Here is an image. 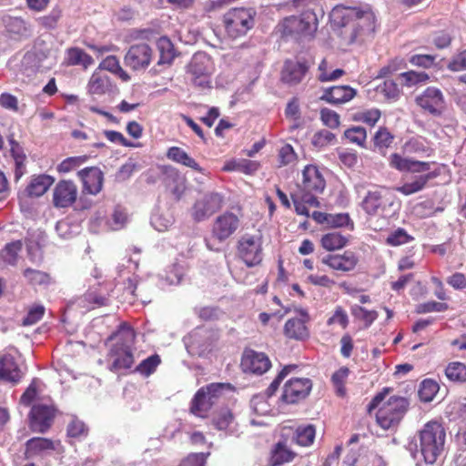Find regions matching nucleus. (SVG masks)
Returning a JSON list of instances; mask_svg holds the SVG:
<instances>
[{
	"label": "nucleus",
	"instance_id": "nucleus-1",
	"mask_svg": "<svg viewBox=\"0 0 466 466\" xmlns=\"http://www.w3.org/2000/svg\"><path fill=\"white\" fill-rule=\"evenodd\" d=\"M331 24L341 28L340 35L348 44L364 40L376 28V16L369 5L360 6H335L330 14Z\"/></svg>",
	"mask_w": 466,
	"mask_h": 466
},
{
	"label": "nucleus",
	"instance_id": "nucleus-2",
	"mask_svg": "<svg viewBox=\"0 0 466 466\" xmlns=\"http://www.w3.org/2000/svg\"><path fill=\"white\" fill-rule=\"evenodd\" d=\"M389 389L378 393L369 404V411L378 407L376 413L377 423L383 430L395 429L402 420L408 407V401L403 397L392 396L383 402Z\"/></svg>",
	"mask_w": 466,
	"mask_h": 466
},
{
	"label": "nucleus",
	"instance_id": "nucleus-3",
	"mask_svg": "<svg viewBox=\"0 0 466 466\" xmlns=\"http://www.w3.org/2000/svg\"><path fill=\"white\" fill-rule=\"evenodd\" d=\"M420 452L427 464H433L444 451L446 432L437 420L427 422L418 433Z\"/></svg>",
	"mask_w": 466,
	"mask_h": 466
},
{
	"label": "nucleus",
	"instance_id": "nucleus-4",
	"mask_svg": "<svg viewBox=\"0 0 466 466\" xmlns=\"http://www.w3.org/2000/svg\"><path fill=\"white\" fill-rule=\"evenodd\" d=\"M318 17L315 12L307 10L299 16L286 17L279 24V30L283 36L300 39L312 37L318 29Z\"/></svg>",
	"mask_w": 466,
	"mask_h": 466
},
{
	"label": "nucleus",
	"instance_id": "nucleus-5",
	"mask_svg": "<svg viewBox=\"0 0 466 466\" xmlns=\"http://www.w3.org/2000/svg\"><path fill=\"white\" fill-rule=\"evenodd\" d=\"M257 12L253 7H235L224 15V26L228 35L238 38L246 35L255 25Z\"/></svg>",
	"mask_w": 466,
	"mask_h": 466
},
{
	"label": "nucleus",
	"instance_id": "nucleus-6",
	"mask_svg": "<svg viewBox=\"0 0 466 466\" xmlns=\"http://www.w3.org/2000/svg\"><path fill=\"white\" fill-rule=\"evenodd\" d=\"M236 256L248 268L260 265L264 257L262 236L249 233L240 236L236 245Z\"/></svg>",
	"mask_w": 466,
	"mask_h": 466
},
{
	"label": "nucleus",
	"instance_id": "nucleus-7",
	"mask_svg": "<svg viewBox=\"0 0 466 466\" xmlns=\"http://www.w3.org/2000/svg\"><path fill=\"white\" fill-rule=\"evenodd\" d=\"M154 57L153 48L147 43L133 44L127 49L125 56V65L134 71L146 70Z\"/></svg>",
	"mask_w": 466,
	"mask_h": 466
},
{
	"label": "nucleus",
	"instance_id": "nucleus-8",
	"mask_svg": "<svg viewBox=\"0 0 466 466\" xmlns=\"http://www.w3.org/2000/svg\"><path fill=\"white\" fill-rule=\"evenodd\" d=\"M57 409L55 405L35 404L29 412V427L32 431L46 432L52 426L56 416Z\"/></svg>",
	"mask_w": 466,
	"mask_h": 466
},
{
	"label": "nucleus",
	"instance_id": "nucleus-9",
	"mask_svg": "<svg viewBox=\"0 0 466 466\" xmlns=\"http://www.w3.org/2000/svg\"><path fill=\"white\" fill-rule=\"evenodd\" d=\"M415 101L421 109L435 116H441L446 107L442 92L433 86L427 87Z\"/></svg>",
	"mask_w": 466,
	"mask_h": 466
},
{
	"label": "nucleus",
	"instance_id": "nucleus-10",
	"mask_svg": "<svg viewBox=\"0 0 466 466\" xmlns=\"http://www.w3.org/2000/svg\"><path fill=\"white\" fill-rule=\"evenodd\" d=\"M109 289L106 285L96 284L90 287L83 296L78 299V305L86 310H92L108 305Z\"/></svg>",
	"mask_w": 466,
	"mask_h": 466
},
{
	"label": "nucleus",
	"instance_id": "nucleus-11",
	"mask_svg": "<svg viewBox=\"0 0 466 466\" xmlns=\"http://www.w3.org/2000/svg\"><path fill=\"white\" fill-rule=\"evenodd\" d=\"M312 388V383L307 378H292L284 385L281 399L286 403H296L306 398Z\"/></svg>",
	"mask_w": 466,
	"mask_h": 466
},
{
	"label": "nucleus",
	"instance_id": "nucleus-12",
	"mask_svg": "<svg viewBox=\"0 0 466 466\" xmlns=\"http://www.w3.org/2000/svg\"><path fill=\"white\" fill-rule=\"evenodd\" d=\"M271 367L268 357L263 352L246 350L241 359V368L245 373L262 375Z\"/></svg>",
	"mask_w": 466,
	"mask_h": 466
},
{
	"label": "nucleus",
	"instance_id": "nucleus-13",
	"mask_svg": "<svg viewBox=\"0 0 466 466\" xmlns=\"http://www.w3.org/2000/svg\"><path fill=\"white\" fill-rule=\"evenodd\" d=\"M77 187L72 180L62 179L53 190V204L56 208L71 207L77 198Z\"/></svg>",
	"mask_w": 466,
	"mask_h": 466
},
{
	"label": "nucleus",
	"instance_id": "nucleus-14",
	"mask_svg": "<svg viewBox=\"0 0 466 466\" xmlns=\"http://www.w3.org/2000/svg\"><path fill=\"white\" fill-rule=\"evenodd\" d=\"M239 226V218L232 212H225L218 216L212 227V236L223 241L228 238Z\"/></svg>",
	"mask_w": 466,
	"mask_h": 466
},
{
	"label": "nucleus",
	"instance_id": "nucleus-15",
	"mask_svg": "<svg viewBox=\"0 0 466 466\" xmlns=\"http://www.w3.org/2000/svg\"><path fill=\"white\" fill-rule=\"evenodd\" d=\"M60 446L59 441H53L47 438L34 437L29 439L25 444V458L33 459L43 457L56 451Z\"/></svg>",
	"mask_w": 466,
	"mask_h": 466
},
{
	"label": "nucleus",
	"instance_id": "nucleus-16",
	"mask_svg": "<svg viewBox=\"0 0 466 466\" xmlns=\"http://www.w3.org/2000/svg\"><path fill=\"white\" fill-rule=\"evenodd\" d=\"M321 262L331 269L340 272H349L353 270L359 258L351 250H346L342 254H329L321 258Z\"/></svg>",
	"mask_w": 466,
	"mask_h": 466
},
{
	"label": "nucleus",
	"instance_id": "nucleus-17",
	"mask_svg": "<svg viewBox=\"0 0 466 466\" xmlns=\"http://www.w3.org/2000/svg\"><path fill=\"white\" fill-rule=\"evenodd\" d=\"M326 187V181L318 167L308 165L302 170L301 188L309 194L322 193Z\"/></svg>",
	"mask_w": 466,
	"mask_h": 466
},
{
	"label": "nucleus",
	"instance_id": "nucleus-18",
	"mask_svg": "<svg viewBox=\"0 0 466 466\" xmlns=\"http://www.w3.org/2000/svg\"><path fill=\"white\" fill-rule=\"evenodd\" d=\"M78 177L83 183V193L96 195L103 187L104 174L96 167H86L78 171Z\"/></svg>",
	"mask_w": 466,
	"mask_h": 466
},
{
	"label": "nucleus",
	"instance_id": "nucleus-19",
	"mask_svg": "<svg viewBox=\"0 0 466 466\" xmlns=\"http://www.w3.org/2000/svg\"><path fill=\"white\" fill-rule=\"evenodd\" d=\"M209 417V424L214 429L227 433H232L236 430L235 417L228 407L214 410Z\"/></svg>",
	"mask_w": 466,
	"mask_h": 466
},
{
	"label": "nucleus",
	"instance_id": "nucleus-20",
	"mask_svg": "<svg viewBox=\"0 0 466 466\" xmlns=\"http://www.w3.org/2000/svg\"><path fill=\"white\" fill-rule=\"evenodd\" d=\"M22 377L23 372L12 355L6 354L0 357V381L16 384Z\"/></svg>",
	"mask_w": 466,
	"mask_h": 466
},
{
	"label": "nucleus",
	"instance_id": "nucleus-21",
	"mask_svg": "<svg viewBox=\"0 0 466 466\" xmlns=\"http://www.w3.org/2000/svg\"><path fill=\"white\" fill-rule=\"evenodd\" d=\"M309 320V315L306 311H300V318L289 319L284 326V334L286 337L297 340H303L309 338V332L306 326Z\"/></svg>",
	"mask_w": 466,
	"mask_h": 466
},
{
	"label": "nucleus",
	"instance_id": "nucleus-22",
	"mask_svg": "<svg viewBox=\"0 0 466 466\" xmlns=\"http://www.w3.org/2000/svg\"><path fill=\"white\" fill-rule=\"evenodd\" d=\"M86 89L88 94L100 96L110 93L113 89V84L106 73L96 69L88 80Z\"/></svg>",
	"mask_w": 466,
	"mask_h": 466
},
{
	"label": "nucleus",
	"instance_id": "nucleus-23",
	"mask_svg": "<svg viewBox=\"0 0 466 466\" xmlns=\"http://www.w3.org/2000/svg\"><path fill=\"white\" fill-rule=\"evenodd\" d=\"M234 392L235 388L230 383H211L206 387V403H224L234 395Z\"/></svg>",
	"mask_w": 466,
	"mask_h": 466
},
{
	"label": "nucleus",
	"instance_id": "nucleus-24",
	"mask_svg": "<svg viewBox=\"0 0 466 466\" xmlns=\"http://www.w3.org/2000/svg\"><path fill=\"white\" fill-rule=\"evenodd\" d=\"M10 145V155L15 163V180H19L26 172V155L23 147L13 137L8 138Z\"/></svg>",
	"mask_w": 466,
	"mask_h": 466
},
{
	"label": "nucleus",
	"instance_id": "nucleus-25",
	"mask_svg": "<svg viewBox=\"0 0 466 466\" xmlns=\"http://www.w3.org/2000/svg\"><path fill=\"white\" fill-rule=\"evenodd\" d=\"M109 356L113 359L112 369L116 370L129 369L134 363L132 347L113 346Z\"/></svg>",
	"mask_w": 466,
	"mask_h": 466
},
{
	"label": "nucleus",
	"instance_id": "nucleus-26",
	"mask_svg": "<svg viewBox=\"0 0 466 466\" xmlns=\"http://www.w3.org/2000/svg\"><path fill=\"white\" fill-rule=\"evenodd\" d=\"M356 96V90L349 86H336L325 90L321 99L330 104H343Z\"/></svg>",
	"mask_w": 466,
	"mask_h": 466
},
{
	"label": "nucleus",
	"instance_id": "nucleus-27",
	"mask_svg": "<svg viewBox=\"0 0 466 466\" xmlns=\"http://www.w3.org/2000/svg\"><path fill=\"white\" fill-rule=\"evenodd\" d=\"M260 167V164L255 160H249L246 158H233L228 160L222 170L226 172H240L245 175H253L255 174L258 168Z\"/></svg>",
	"mask_w": 466,
	"mask_h": 466
},
{
	"label": "nucleus",
	"instance_id": "nucleus-28",
	"mask_svg": "<svg viewBox=\"0 0 466 466\" xmlns=\"http://www.w3.org/2000/svg\"><path fill=\"white\" fill-rule=\"evenodd\" d=\"M307 69V66L299 62L286 61L281 78L285 83L297 85L302 80Z\"/></svg>",
	"mask_w": 466,
	"mask_h": 466
},
{
	"label": "nucleus",
	"instance_id": "nucleus-29",
	"mask_svg": "<svg viewBox=\"0 0 466 466\" xmlns=\"http://www.w3.org/2000/svg\"><path fill=\"white\" fill-rule=\"evenodd\" d=\"M66 63L67 66H80L84 69H87L90 66H92L95 63V60L85 50L74 46L66 49Z\"/></svg>",
	"mask_w": 466,
	"mask_h": 466
},
{
	"label": "nucleus",
	"instance_id": "nucleus-30",
	"mask_svg": "<svg viewBox=\"0 0 466 466\" xmlns=\"http://www.w3.org/2000/svg\"><path fill=\"white\" fill-rule=\"evenodd\" d=\"M390 165L400 171H426L430 166L426 162L414 161L394 153L390 157Z\"/></svg>",
	"mask_w": 466,
	"mask_h": 466
},
{
	"label": "nucleus",
	"instance_id": "nucleus-31",
	"mask_svg": "<svg viewBox=\"0 0 466 466\" xmlns=\"http://www.w3.org/2000/svg\"><path fill=\"white\" fill-rule=\"evenodd\" d=\"M55 178L46 174L34 176L26 187V192L30 197H41L54 184Z\"/></svg>",
	"mask_w": 466,
	"mask_h": 466
},
{
	"label": "nucleus",
	"instance_id": "nucleus-32",
	"mask_svg": "<svg viewBox=\"0 0 466 466\" xmlns=\"http://www.w3.org/2000/svg\"><path fill=\"white\" fill-rule=\"evenodd\" d=\"M108 339L116 340L113 346L132 347L135 343L136 332L128 324L123 322L118 326L117 330L109 336Z\"/></svg>",
	"mask_w": 466,
	"mask_h": 466
},
{
	"label": "nucleus",
	"instance_id": "nucleus-33",
	"mask_svg": "<svg viewBox=\"0 0 466 466\" xmlns=\"http://www.w3.org/2000/svg\"><path fill=\"white\" fill-rule=\"evenodd\" d=\"M403 151L407 154H418L429 157L433 149L431 143L425 137L418 136L405 142Z\"/></svg>",
	"mask_w": 466,
	"mask_h": 466
},
{
	"label": "nucleus",
	"instance_id": "nucleus-34",
	"mask_svg": "<svg viewBox=\"0 0 466 466\" xmlns=\"http://www.w3.org/2000/svg\"><path fill=\"white\" fill-rule=\"evenodd\" d=\"M167 157L177 164L201 171V167L184 149L179 147H171L167 151Z\"/></svg>",
	"mask_w": 466,
	"mask_h": 466
},
{
	"label": "nucleus",
	"instance_id": "nucleus-35",
	"mask_svg": "<svg viewBox=\"0 0 466 466\" xmlns=\"http://www.w3.org/2000/svg\"><path fill=\"white\" fill-rule=\"evenodd\" d=\"M296 456V453L289 450L283 441H279L271 451L270 466H281L290 462Z\"/></svg>",
	"mask_w": 466,
	"mask_h": 466
},
{
	"label": "nucleus",
	"instance_id": "nucleus-36",
	"mask_svg": "<svg viewBox=\"0 0 466 466\" xmlns=\"http://www.w3.org/2000/svg\"><path fill=\"white\" fill-rule=\"evenodd\" d=\"M315 435L316 430L313 425H299L293 434L292 441L299 446L308 447L313 443Z\"/></svg>",
	"mask_w": 466,
	"mask_h": 466
},
{
	"label": "nucleus",
	"instance_id": "nucleus-37",
	"mask_svg": "<svg viewBox=\"0 0 466 466\" xmlns=\"http://www.w3.org/2000/svg\"><path fill=\"white\" fill-rule=\"evenodd\" d=\"M348 243V238L341 235L339 232H330L322 236L321 245L329 251L340 249Z\"/></svg>",
	"mask_w": 466,
	"mask_h": 466
},
{
	"label": "nucleus",
	"instance_id": "nucleus-38",
	"mask_svg": "<svg viewBox=\"0 0 466 466\" xmlns=\"http://www.w3.org/2000/svg\"><path fill=\"white\" fill-rule=\"evenodd\" d=\"M394 140V136L385 127H380L373 137L375 150L384 154L385 150L390 147Z\"/></svg>",
	"mask_w": 466,
	"mask_h": 466
},
{
	"label": "nucleus",
	"instance_id": "nucleus-39",
	"mask_svg": "<svg viewBox=\"0 0 466 466\" xmlns=\"http://www.w3.org/2000/svg\"><path fill=\"white\" fill-rule=\"evenodd\" d=\"M7 33L14 37H21L28 35L30 32L26 22L21 17H9L5 21Z\"/></svg>",
	"mask_w": 466,
	"mask_h": 466
},
{
	"label": "nucleus",
	"instance_id": "nucleus-40",
	"mask_svg": "<svg viewBox=\"0 0 466 466\" xmlns=\"http://www.w3.org/2000/svg\"><path fill=\"white\" fill-rule=\"evenodd\" d=\"M157 48L160 56L158 65H170L175 58V49L172 42L166 36H162L157 41Z\"/></svg>",
	"mask_w": 466,
	"mask_h": 466
},
{
	"label": "nucleus",
	"instance_id": "nucleus-41",
	"mask_svg": "<svg viewBox=\"0 0 466 466\" xmlns=\"http://www.w3.org/2000/svg\"><path fill=\"white\" fill-rule=\"evenodd\" d=\"M445 376L450 381L462 383L466 381V365L459 361H453L447 365Z\"/></svg>",
	"mask_w": 466,
	"mask_h": 466
},
{
	"label": "nucleus",
	"instance_id": "nucleus-42",
	"mask_svg": "<svg viewBox=\"0 0 466 466\" xmlns=\"http://www.w3.org/2000/svg\"><path fill=\"white\" fill-rule=\"evenodd\" d=\"M382 204L381 191L376 189L374 191H369L367 196L362 201L363 209L370 215H374L378 212L379 208Z\"/></svg>",
	"mask_w": 466,
	"mask_h": 466
},
{
	"label": "nucleus",
	"instance_id": "nucleus-43",
	"mask_svg": "<svg viewBox=\"0 0 466 466\" xmlns=\"http://www.w3.org/2000/svg\"><path fill=\"white\" fill-rule=\"evenodd\" d=\"M63 15L62 9L59 6H55L49 14L40 16L36 22L40 26L47 30L56 29Z\"/></svg>",
	"mask_w": 466,
	"mask_h": 466
},
{
	"label": "nucleus",
	"instance_id": "nucleus-44",
	"mask_svg": "<svg viewBox=\"0 0 466 466\" xmlns=\"http://www.w3.org/2000/svg\"><path fill=\"white\" fill-rule=\"evenodd\" d=\"M439 390L440 386L437 381L426 379L420 385L419 397L421 401L430 402L434 399Z\"/></svg>",
	"mask_w": 466,
	"mask_h": 466
},
{
	"label": "nucleus",
	"instance_id": "nucleus-45",
	"mask_svg": "<svg viewBox=\"0 0 466 466\" xmlns=\"http://www.w3.org/2000/svg\"><path fill=\"white\" fill-rule=\"evenodd\" d=\"M187 350L192 357H202L204 354V344L200 335L189 334L185 338Z\"/></svg>",
	"mask_w": 466,
	"mask_h": 466
},
{
	"label": "nucleus",
	"instance_id": "nucleus-46",
	"mask_svg": "<svg viewBox=\"0 0 466 466\" xmlns=\"http://www.w3.org/2000/svg\"><path fill=\"white\" fill-rule=\"evenodd\" d=\"M429 177L426 175H420L415 177L412 181L406 182L402 186L398 187L397 191L402 193L405 196H409L420 191L426 185Z\"/></svg>",
	"mask_w": 466,
	"mask_h": 466
},
{
	"label": "nucleus",
	"instance_id": "nucleus-47",
	"mask_svg": "<svg viewBox=\"0 0 466 466\" xmlns=\"http://www.w3.org/2000/svg\"><path fill=\"white\" fill-rule=\"evenodd\" d=\"M160 363V356L158 354H153L142 360L137 366L136 370L141 375L148 377L156 371Z\"/></svg>",
	"mask_w": 466,
	"mask_h": 466
},
{
	"label": "nucleus",
	"instance_id": "nucleus-48",
	"mask_svg": "<svg viewBox=\"0 0 466 466\" xmlns=\"http://www.w3.org/2000/svg\"><path fill=\"white\" fill-rule=\"evenodd\" d=\"M325 223L332 228L348 227L353 229V223L347 213L322 215Z\"/></svg>",
	"mask_w": 466,
	"mask_h": 466
},
{
	"label": "nucleus",
	"instance_id": "nucleus-49",
	"mask_svg": "<svg viewBox=\"0 0 466 466\" xmlns=\"http://www.w3.org/2000/svg\"><path fill=\"white\" fill-rule=\"evenodd\" d=\"M88 431V427L77 418H74L66 428L67 436L74 439L86 438Z\"/></svg>",
	"mask_w": 466,
	"mask_h": 466
},
{
	"label": "nucleus",
	"instance_id": "nucleus-50",
	"mask_svg": "<svg viewBox=\"0 0 466 466\" xmlns=\"http://www.w3.org/2000/svg\"><path fill=\"white\" fill-rule=\"evenodd\" d=\"M87 160L86 156L70 157L64 159L56 167V171L60 174L69 173L78 168Z\"/></svg>",
	"mask_w": 466,
	"mask_h": 466
},
{
	"label": "nucleus",
	"instance_id": "nucleus-51",
	"mask_svg": "<svg viewBox=\"0 0 466 466\" xmlns=\"http://www.w3.org/2000/svg\"><path fill=\"white\" fill-rule=\"evenodd\" d=\"M22 247L23 244L20 240L7 243L1 252L3 259L6 263L14 265L16 262L18 253L21 251Z\"/></svg>",
	"mask_w": 466,
	"mask_h": 466
},
{
	"label": "nucleus",
	"instance_id": "nucleus-52",
	"mask_svg": "<svg viewBox=\"0 0 466 466\" xmlns=\"http://www.w3.org/2000/svg\"><path fill=\"white\" fill-rule=\"evenodd\" d=\"M344 137L350 142L364 147L367 139V131L362 127H352L345 130Z\"/></svg>",
	"mask_w": 466,
	"mask_h": 466
},
{
	"label": "nucleus",
	"instance_id": "nucleus-53",
	"mask_svg": "<svg viewBox=\"0 0 466 466\" xmlns=\"http://www.w3.org/2000/svg\"><path fill=\"white\" fill-rule=\"evenodd\" d=\"M381 116V112L378 108L365 109L357 112L354 115V120L365 123L370 127H374Z\"/></svg>",
	"mask_w": 466,
	"mask_h": 466
},
{
	"label": "nucleus",
	"instance_id": "nucleus-54",
	"mask_svg": "<svg viewBox=\"0 0 466 466\" xmlns=\"http://www.w3.org/2000/svg\"><path fill=\"white\" fill-rule=\"evenodd\" d=\"M24 276L33 286L46 285L50 281V276L47 273L33 268H26L24 271Z\"/></svg>",
	"mask_w": 466,
	"mask_h": 466
},
{
	"label": "nucleus",
	"instance_id": "nucleus-55",
	"mask_svg": "<svg viewBox=\"0 0 466 466\" xmlns=\"http://www.w3.org/2000/svg\"><path fill=\"white\" fill-rule=\"evenodd\" d=\"M350 374V370L347 367H341L331 377L332 383L335 387L336 392L339 396H343L346 392L344 384Z\"/></svg>",
	"mask_w": 466,
	"mask_h": 466
},
{
	"label": "nucleus",
	"instance_id": "nucleus-56",
	"mask_svg": "<svg viewBox=\"0 0 466 466\" xmlns=\"http://www.w3.org/2000/svg\"><path fill=\"white\" fill-rule=\"evenodd\" d=\"M297 159V154L289 144L283 145L278 153L279 167H285L293 164Z\"/></svg>",
	"mask_w": 466,
	"mask_h": 466
},
{
	"label": "nucleus",
	"instance_id": "nucleus-57",
	"mask_svg": "<svg viewBox=\"0 0 466 466\" xmlns=\"http://www.w3.org/2000/svg\"><path fill=\"white\" fill-rule=\"evenodd\" d=\"M412 238L403 228H397L390 233L386 238V243L390 246L397 247L410 242Z\"/></svg>",
	"mask_w": 466,
	"mask_h": 466
},
{
	"label": "nucleus",
	"instance_id": "nucleus-58",
	"mask_svg": "<svg viewBox=\"0 0 466 466\" xmlns=\"http://www.w3.org/2000/svg\"><path fill=\"white\" fill-rule=\"evenodd\" d=\"M41 381L39 379L35 378L32 380L29 386L26 388L25 392L22 394L20 398V403L25 406H29L31 403L35 400L38 387L40 385Z\"/></svg>",
	"mask_w": 466,
	"mask_h": 466
},
{
	"label": "nucleus",
	"instance_id": "nucleus-59",
	"mask_svg": "<svg viewBox=\"0 0 466 466\" xmlns=\"http://www.w3.org/2000/svg\"><path fill=\"white\" fill-rule=\"evenodd\" d=\"M351 313L354 317L362 319L366 326H370L378 318V312L375 310H368L361 306L355 305L351 308Z\"/></svg>",
	"mask_w": 466,
	"mask_h": 466
},
{
	"label": "nucleus",
	"instance_id": "nucleus-60",
	"mask_svg": "<svg viewBox=\"0 0 466 466\" xmlns=\"http://www.w3.org/2000/svg\"><path fill=\"white\" fill-rule=\"evenodd\" d=\"M268 397L259 394L254 396L251 400V406L254 411L258 415H268L271 412L270 404L268 401Z\"/></svg>",
	"mask_w": 466,
	"mask_h": 466
},
{
	"label": "nucleus",
	"instance_id": "nucleus-61",
	"mask_svg": "<svg viewBox=\"0 0 466 466\" xmlns=\"http://www.w3.org/2000/svg\"><path fill=\"white\" fill-rule=\"evenodd\" d=\"M335 141V135L329 130L323 129L317 132L312 137L314 147L322 148Z\"/></svg>",
	"mask_w": 466,
	"mask_h": 466
},
{
	"label": "nucleus",
	"instance_id": "nucleus-62",
	"mask_svg": "<svg viewBox=\"0 0 466 466\" xmlns=\"http://www.w3.org/2000/svg\"><path fill=\"white\" fill-rule=\"evenodd\" d=\"M338 324L341 328L346 329L349 324V317L342 307L337 306L333 314L328 319L327 325L332 326Z\"/></svg>",
	"mask_w": 466,
	"mask_h": 466
},
{
	"label": "nucleus",
	"instance_id": "nucleus-63",
	"mask_svg": "<svg viewBox=\"0 0 466 466\" xmlns=\"http://www.w3.org/2000/svg\"><path fill=\"white\" fill-rule=\"evenodd\" d=\"M296 368V365L285 366L275 378V380L271 382V384L268 386V388L266 390L263 395H265L268 398L271 397L277 391L280 382L284 380V378L290 372V370H295Z\"/></svg>",
	"mask_w": 466,
	"mask_h": 466
},
{
	"label": "nucleus",
	"instance_id": "nucleus-64",
	"mask_svg": "<svg viewBox=\"0 0 466 466\" xmlns=\"http://www.w3.org/2000/svg\"><path fill=\"white\" fill-rule=\"evenodd\" d=\"M45 314L44 306L37 305L31 308L26 316L24 318L22 323L24 326H31L37 323Z\"/></svg>",
	"mask_w": 466,
	"mask_h": 466
}]
</instances>
